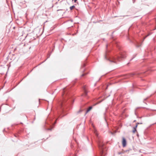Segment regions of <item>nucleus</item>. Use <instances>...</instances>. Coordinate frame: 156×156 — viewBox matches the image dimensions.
I'll list each match as a JSON object with an SVG mask.
<instances>
[{"label": "nucleus", "instance_id": "7", "mask_svg": "<svg viewBox=\"0 0 156 156\" xmlns=\"http://www.w3.org/2000/svg\"><path fill=\"white\" fill-rule=\"evenodd\" d=\"M86 66V64L85 63H83L82 65V68L81 69H83V71H84V69H83V68L84 67Z\"/></svg>", "mask_w": 156, "mask_h": 156}, {"label": "nucleus", "instance_id": "11", "mask_svg": "<svg viewBox=\"0 0 156 156\" xmlns=\"http://www.w3.org/2000/svg\"><path fill=\"white\" fill-rule=\"evenodd\" d=\"M66 94V93L65 92V91H64V93L62 94V96L64 98V95Z\"/></svg>", "mask_w": 156, "mask_h": 156}, {"label": "nucleus", "instance_id": "18", "mask_svg": "<svg viewBox=\"0 0 156 156\" xmlns=\"http://www.w3.org/2000/svg\"><path fill=\"white\" fill-rule=\"evenodd\" d=\"M147 36H148V35H147V36Z\"/></svg>", "mask_w": 156, "mask_h": 156}, {"label": "nucleus", "instance_id": "17", "mask_svg": "<svg viewBox=\"0 0 156 156\" xmlns=\"http://www.w3.org/2000/svg\"><path fill=\"white\" fill-rule=\"evenodd\" d=\"M107 51H106V53H107Z\"/></svg>", "mask_w": 156, "mask_h": 156}, {"label": "nucleus", "instance_id": "1", "mask_svg": "<svg viewBox=\"0 0 156 156\" xmlns=\"http://www.w3.org/2000/svg\"><path fill=\"white\" fill-rule=\"evenodd\" d=\"M121 56L120 57L119 56H116V57H114L113 56H112L110 58H107L106 55H105V59L108 60L109 62H113L115 63H117V61H120L122 58H124L125 57V56L123 55H121Z\"/></svg>", "mask_w": 156, "mask_h": 156}, {"label": "nucleus", "instance_id": "9", "mask_svg": "<svg viewBox=\"0 0 156 156\" xmlns=\"http://www.w3.org/2000/svg\"><path fill=\"white\" fill-rule=\"evenodd\" d=\"M136 131V129L135 128H134V127L133 128V130L132 131V132H133V133H135V132Z\"/></svg>", "mask_w": 156, "mask_h": 156}, {"label": "nucleus", "instance_id": "10", "mask_svg": "<svg viewBox=\"0 0 156 156\" xmlns=\"http://www.w3.org/2000/svg\"><path fill=\"white\" fill-rule=\"evenodd\" d=\"M87 74L86 73H83V74L81 76V77H82V76H84L85 75H86Z\"/></svg>", "mask_w": 156, "mask_h": 156}, {"label": "nucleus", "instance_id": "3", "mask_svg": "<svg viewBox=\"0 0 156 156\" xmlns=\"http://www.w3.org/2000/svg\"><path fill=\"white\" fill-rule=\"evenodd\" d=\"M122 144L123 147H124L126 146V139L124 137H122Z\"/></svg>", "mask_w": 156, "mask_h": 156}, {"label": "nucleus", "instance_id": "14", "mask_svg": "<svg viewBox=\"0 0 156 156\" xmlns=\"http://www.w3.org/2000/svg\"><path fill=\"white\" fill-rule=\"evenodd\" d=\"M107 46H108V45H107H107H106V48H107Z\"/></svg>", "mask_w": 156, "mask_h": 156}, {"label": "nucleus", "instance_id": "5", "mask_svg": "<svg viewBox=\"0 0 156 156\" xmlns=\"http://www.w3.org/2000/svg\"><path fill=\"white\" fill-rule=\"evenodd\" d=\"M92 108V106L89 107L87 109L86 112L85 114H87L90 111Z\"/></svg>", "mask_w": 156, "mask_h": 156}, {"label": "nucleus", "instance_id": "8", "mask_svg": "<svg viewBox=\"0 0 156 156\" xmlns=\"http://www.w3.org/2000/svg\"><path fill=\"white\" fill-rule=\"evenodd\" d=\"M75 8V6L74 5H73L72 6H71L69 8L70 10H72L73 8Z\"/></svg>", "mask_w": 156, "mask_h": 156}, {"label": "nucleus", "instance_id": "2", "mask_svg": "<svg viewBox=\"0 0 156 156\" xmlns=\"http://www.w3.org/2000/svg\"><path fill=\"white\" fill-rule=\"evenodd\" d=\"M83 89L84 91V94H83L82 96H86L87 95V92L86 89V86H84L83 87Z\"/></svg>", "mask_w": 156, "mask_h": 156}, {"label": "nucleus", "instance_id": "12", "mask_svg": "<svg viewBox=\"0 0 156 156\" xmlns=\"http://www.w3.org/2000/svg\"><path fill=\"white\" fill-rule=\"evenodd\" d=\"M137 126H138V125H137V124H136V126L135 127H134V128H135L136 129V128H137Z\"/></svg>", "mask_w": 156, "mask_h": 156}, {"label": "nucleus", "instance_id": "16", "mask_svg": "<svg viewBox=\"0 0 156 156\" xmlns=\"http://www.w3.org/2000/svg\"><path fill=\"white\" fill-rule=\"evenodd\" d=\"M136 47H139V46H136Z\"/></svg>", "mask_w": 156, "mask_h": 156}, {"label": "nucleus", "instance_id": "6", "mask_svg": "<svg viewBox=\"0 0 156 156\" xmlns=\"http://www.w3.org/2000/svg\"><path fill=\"white\" fill-rule=\"evenodd\" d=\"M94 133L95 134V135L97 137H98V132H97V130L96 129H94Z\"/></svg>", "mask_w": 156, "mask_h": 156}, {"label": "nucleus", "instance_id": "4", "mask_svg": "<svg viewBox=\"0 0 156 156\" xmlns=\"http://www.w3.org/2000/svg\"><path fill=\"white\" fill-rule=\"evenodd\" d=\"M98 146L101 149L104 148V144H103L101 141H99L98 143Z\"/></svg>", "mask_w": 156, "mask_h": 156}, {"label": "nucleus", "instance_id": "13", "mask_svg": "<svg viewBox=\"0 0 156 156\" xmlns=\"http://www.w3.org/2000/svg\"><path fill=\"white\" fill-rule=\"evenodd\" d=\"M63 102H61V107L63 105Z\"/></svg>", "mask_w": 156, "mask_h": 156}, {"label": "nucleus", "instance_id": "15", "mask_svg": "<svg viewBox=\"0 0 156 156\" xmlns=\"http://www.w3.org/2000/svg\"><path fill=\"white\" fill-rule=\"evenodd\" d=\"M136 124H137V125H138V124H139L140 123L138 122L136 123Z\"/></svg>", "mask_w": 156, "mask_h": 156}]
</instances>
